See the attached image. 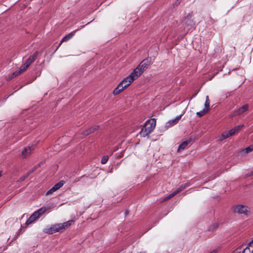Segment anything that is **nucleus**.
<instances>
[{
    "label": "nucleus",
    "instance_id": "f257e3e1",
    "mask_svg": "<svg viewBox=\"0 0 253 253\" xmlns=\"http://www.w3.org/2000/svg\"><path fill=\"white\" fill-rule=\"evenodd\" d=\"M74 222V220H70L63 223L55 224L49 228L44 229L43 232L48 234H52L57 232H62L63 230L70 227Z\"/></svg>",
    "mask_w": 253,
    "mask_h": 253
},
{
    "label": "nucleus",
    "instance_id": "f03ea898",
    "mask_svg": "<svg viewBox=\"0 0 253 253\" xmlns=\"http://www.w3.org/2000/svg\"><path fill=\"white\" fill-rule=\"evenodd\" d=\"M151 63V58L148 57L144 59L130 74L135 80L139 77Z\"/></svg>",
    "mask_w": 253,
    "mask_h": 253
},
{
    "label": "nucleus",
    "instance_id": "7ed1b4c3",
    "mask_svg": "<svg viewBox=\"0 0 253 253\" xmlns=\"http://www.w3.org/2000/svg\"><path fill=\"white\" fill-rule=\"evenodd\" d=\"M134 80L133 78L129 75L125 78L115 88L113 92V94L115 95L119 94L123 91L124 89L130 85Z\"/></svg>",
    "mask_w": 253,
    "mask_h": 253
},
{
    "label": "nucleus",
    "instance_id": "20e7f679",
    "mask_svg": "<svg viewBox=\"0 0 253 253\" xmlns=\"http://www.w3.org/2000/svg\"><path fill=\"white\" fill-rule=\"evenodd\" d=\"M156 124V120L155 119H151L148 120L144 126L142 128L141 133L143 136L148 135L154 129Z\"/></svg>",
    "mask_w": 253,
    "mask_h": 253
},
{
    "label": "nucleus",
    "instance_id": "39448f33",
    "mask_svg": "<svg viewBox=\"0 0 253 253\" xmlns=\"http://www.w3.org/2000/svg\"><path fill=\"white\" fill-rule=\"evenodd\" d=\"M233 211L238 214L248 215L250 212L249 207L243 205H238L233 207Z\"/></svg>",
    "mask_w": 253,
    "mask_h": 253
},
{
    "label": "nucleus",
    "instance_id": "423d86ee",
    "mask_svg": "<svg viewBox=\"0 0 253 253\" xmlns=\"http://www.w3.org/2000/svg\"><path fill=\"white\" fill-rule=\"evenodd\" d=\"M193 12L188 13L186 16L184 17L182 21V23L184 25L186 26L188 29H191L195 25V22L192 19Z\"/></svg>",
    "mask_w": 253,
    "mask_h": 253
},
{
    "label": "nucleus",
    "instance_id": "0eeeda50",
    "mask_svg": "<svg viewBox=\"0 0 253 253\" xmlns=\"http://www.w3.org/2000/svg\"><path fill=\"white\" fill-rule=\"evenodd\" d=\"M244 126V125H240L235 127L234 128L222 134V139H226L235 134L237 133L240 131L242 128Z\"/></svg>",
    "mask_w": 253,
    "mask_h": 253
},
{
    "label": "nucleus",
    "instance_id": "6e6552de",
    "mask_svg": "<svg viewBox=\"0 0 253 253\" xmlns=\"http://www.w3.org/2000/svg\"><path fill=\"white\" fill-rule=\"evenodd\" d=\"M38 55V51H36L34 54L29 56L25 64L29 67L36 59Z\"/></svg>",
    "mask_w": 253,
    "mask_h": 253
},
{
    "label": "nucleus",
    "instance_id": "1a4fd4ad",
    "mask_svg": "<svg viewBox=\"0 0 253 253\" xmlns=\"http://www.w3.org/2000/svg\"><path fill=\"white\" fill-rule=\"evenodd\" d=\"M192 138H190L186 141H183L178 147L177 152H180L186 148L187 146L192 141Z\"/></svg>",
    "mask_w": 253,
    "mask_h": 253
},
{
    "label": "nucleus",
    "instance_id": "9d476101",
    "mask_svg": "<svg viewBox=\"0 0 253 253\" xmlns=\"http://www.w3.org/2000/svg\"><path fill=\"white\" fill-rule=\"evenodd\" d=\"M98 128H99V126H98L91 127L89 128H88V129H87L86 130L82 132V134L85 136L91 134V133L94 132L95 131L98 130Z\"/></svg>",
    "mask_w": 253,
    "mask_h": 253
},
{
    "label": "nucleus",
    "instance_id": "9b49d317",
    "mask_svg": "<svg viewBox=\"0 0 253 253\" xmlns=\"http://www.w3.org/2000/svg\"><path fill=\"white\" fill-rule=\"evenodd\" d=\"M39 217L35 212L29 217L26 222V225H28L34 222Z\"/></svg>",
    "mask_w": 253,
    "mask_h": 253
},
{
    "label": "nucleus",
    "instance_id": "f8f14e48",
    "mask_svg": "<svg viewBox=\"0 0 253 253\" xmlns=\"http://www.w3.org/2000/svg\"><path fill=\"white\" fill-rule=\"evenodd\" d=\"M32 151V149L29 146H27L22 151V156L23 158H26L30 155Z\"/></svg>",
    "mask_w": 253,
    "mask_h": 253
},
{
    "label": "nucleus",
    "instance_id": "ddd939ff",
    "mask_svg": "<svg viewBox=\"0 0 253 253\" xmlns=\"http://www.w3.org/2000/svg\"><path fill=\"white\" fill-rule=\"evenodd\" d=\"M51 208V207H43L38 211H36L35 212L37 213L39 217L40 215H42L44 212H45L47 210Z\"/></svg>",
    "mask_w": 253,
    "mask_h": 253
},
{
    "label": "nucleus",
    "instance_id": "4468645a",
    "mask_svg": "<svg viewBox=\"0 0 253 253\" xmlns=\"http://www.w3.org/2000/svg\"><path fill=\"white\" fill-rule=\"evenodd\" d=\"M75 35V32H71L68 35H66L65 37L63 38L62 39L59 46L57 47V48L62 44L63 42H67L68 40H69L70 39H71L73 36Z\"/></svg>",
    "mask_w": 253,
    "mask_h": 253
},
{
    "label": "nucleus",
    "instance_id": "2eb2a0df",
    "mask_svg": "<svg viewBox=\"0 0 253 253\" xmlns=\"http://www.w3.org/2000/svg\"><path fill=\"white\" fill-rule=\"evenodd\" d=\"M181 117L182 115H180L177 116L175 119L169 121L168 124H169V126H173L178 122L179 120L181 119Z\"/></svg>",
    "mask_w": 253,
    "mask_h": 253
},
{
    "label": "nucleus",
    "instance_id": "dca6fc26",
    "mask_svg": "<svg viewBox=\"0 0 253 253\" xmlns=\"http://www.w3.org/2000/svg\"><path fill=\"white\" fill-rule=\"evenodd\" d=\"M249 108V106L248 105H245L243 106L241 108L239 109L237 111V115H240L246 112L248 110Z\"/></svg>",
    "mask_w": 253,
    "mask_h": 253
},
{
    "label": "nucleus",
    "instance_id": "f3484780",
    "mask_svg": "<svg viewBox=\"0 0 253 253\" xmlns=\"http://www.w3.org/2000/svg\"><path fill=\"white\" fill-rule=\"evenodd\" d=\"M253 151V144L247 147L242 151V154H246Z\"/></svg>",
    "mask_w": 253,
    "mask_h": 253
},
{
    "label": "nucleus",
    "instance_id": "a211bd4d",
    "mask_svg": "<svg viewBox=\"0 0 253 253\" xmlns=\"http://www.w3.org/2000/svg\"><path fill=\"white\" fill-rule=\"evenodd\" d=\"M64 183L65 182L63 180H61L55 184L53 187L55 188L56 190H57L64 185Z\"/></svg>",
    "mask_w": 253,
    "mask_h": 253
},
{
    "label": "nucleus",
    "instance_id": "6ab92c4d",
    "mask_svg": "<svg viewBox=\"0 0 253 253\" xmlns=\"http://www.w3.org/2000/svg\"><path fill=\"white\" fill-rule=\"evenodd\" d=\"M179 193L178 191H177L176 189L173 192H172L171 194H170L168 196L166 197L164 199V201H167L170 198H171L172 197H173V196H174L175 195H176V194H177L178 193Z\"/></svg>",
    "mask_w": 253,
    "mask_h": 253
},
{
    "label": "nucleus",
    "instance_id": "aec40b11",
    "mask_svg": "<svg viewBox=\"0 0 253 253\" xmlns=\"http://www.w3.org/2000/svg\"><path fill=\"white\" fill-rule=\"evenodd\" d=\"M190 184L188 183H186L184 184H182L180 185L178 188L176 189L177 191H178L179 193L184 190L185 188L188 187Z\"/></svg>",
    "mask_w": 253,
    "mask_h": 253
},
{
    "label": "nucleus",
    "instance_id": "412c9836",
    "mask_svg": "<svg viewBox=\"0 0 253 253\" xmlns=\"http://www.w3.org/2000/svg\"><path fill=\"white\" fill-rule=\"evenodd\" d=\"M240 253V252H237L236 253ZM242 253H253V249H252H252L251 248L247 247L243 250V251L242 252Z\"/></svg>",
    "mask_w": 253,
    "mask_h": 253
},
{
    "label": "nucleus",
    "instance_id": "4be33fe9",
    "mask_svg": "<svg viewBox=\"0 0 253 253\" xmlns=\"http://www.w3.org/2000/svg\"><path fill=\"white\" fill-rule=\"evenodd\" d=\"M208 111V110L207 109L204 108L202 111L197 112V115L199 117H201L206 114Z\"/></svg>",
    "mask_w": 253,
    "mask_h": 253
},
{
    "label": "nucleus",
    "instance_id": "5701e85b",
    "mask_svg": "<svg viewBox=\"0 0 253 253\" xmlns=\"http://www.w3.org/2000/svg\"><path fill=\"white\" fill-rule=\"evenodd\" d=\"M210 108V100L209 98V96H207L206 100L205 103V108L207 109L208 110Z\"/></svg>",
    "mask_w": 253,
    "mask_h": 253
},
{
    "label": "nucleus",
    "instance_id": "b1692460",
    "mask_svg": "<svg viewBox=\"0 0 253 253\" xmlns=\"http://www.w3.org/2000/svg\"><path fill=\"white\" fill-rule=\"evenodd\" d=\"M108 159V156H104L101 159V163L102 164H105L107 162Z\"/></svg>",
    "mask_w": 253,
    "mask_h": 253
},
{
    "label": "nucleus",
    "instance_id": "393cba45",
    "mask_svg": "<svg viewBox=\"0 0 253 253\" xmlns=\"http://www.w3.org/2000/svg\"><path fill=\"white\" fill-rule=\"evenodd\" d=\"M28 68V67L27 66V65H26L25 64H24L23 65L21 66L19 70L20 71V72L22 73V72L25 71Z\"/></svg>",
    "mask_w": 253,
    "mask_h": 253
},
{
    "label": "nucleus",
    "instance_id": "a878e982",
    "mask_svg": "<svg viewBox=\"0 0 253 253\" xmlns=\"http://www.w3.org/2000/svg\"><path fill=\"white\" fill-rule=\"evenodd\" d=\"M28 68V67L27 66V65H26L25 64H24L23 65L21 66L19 70L20 71V72L22 73V72L25 71Z\"/></svg>",
    "mask_w": 253,
    "mask_h": 253
},
{
    "label": "nucleus",
    "instance_id": "bb28decb",
    "mask_svg": "<svg viewBox=\"0 0 253 253\" xmlns=\"http://www.w3.org/2000/svg\"><path fill=\"white\" fill-rule=\"evenodd\" d=\"M28 173H26L23 176H21L18 180V181L19 182H21L23 181H24L26 178L28 177Z\"/></svg>",
    "mask_w": 253,
    "mask_h": 253
},
{
    "label": "nucleus",
    "instance_id": "cd10ccee",
    "mask_svg": "<svg viewBox=\"0 0 253 253\" xmlns=\"http://www.w3.org/2000/svg\"><path fill=\"white\" fill-rule=\"evenodd\" d=\"M44 163L43 162H41V163L38 164L37 165H36V166H35L32 169H33V170H34L35 171L37 169H39L40 167H41V166L43 165Z\"/></svg>",
    "mask_w": 253,
    "mask_h": 253
},
{
    "label": "nucleus",
    "instance_id": "c85d7f7f",
    "mask_svg": "<svg viewBox=\"0 0 253 253\" xmlns=\"http://www.w3.org/2000/svg\"><path fill=\"white\" fill-rule=\"evenodd\" d=\"M55 188L53 187L50 189H49L46 193V195H50L52 194L54 192L56 191Z\"/></svg>",
    "mask_w": 253,
    "mask_h": 253
},
{
    "label": "nucleus",
    "instance_id": "c756f323",
    "mask_svg": "<svg viewBox=\"0 0 253 253\" xmlns=\"http://www.w3.org/2000/svg\"><path fill=\"white\" fill-rule=\"evenodd\" d=\"M21 73L20 72V71L19 70H16L14 73H13L12 76L13 77H16L18 76V75L20 74Z\"/></svg>",
    "mask_w": 253,
    "mask_h": 253
},
{
    "label": "nucleus",
    "instance_id": "7c9ffc66",
    "mask_svg": "<svg viewBox=\"0 0 253 253\" xmlns=\"http://www.w3.org/2000/svg\"><path fill=\"white\" fill-rule=\"evenodd\" d=\"M248 247L251 248L252 249H253V240L249 244Z\"/></svg>",
    "mask_w": 253,
    "mask_h": 253
},
{
    "label": "nucleus",
    "instance_id": "2f4dec72",
    "mask_svg": "<svg viewBox=\"0 0 253 253\" xmlns=\"http://www.w3.org/2000/svg\"><path fill=\"white\" fill-rule=\"evenodd\" d=\"M34 171H35L34 170H33V169H32L31 170H30V171H29L28 172H27L26 173H28V176H29L32 173H33Z\"/></svg>",
    "mask_w": 253,
    "mask_h": 253
},
{
    "label": "nucleus",
    "instance_id": "473e14b6",
    "mask_svg": "<svg viewBox=\"0 0 253 253\" xmlns=\"http://www.w3.org/2000/svg\"><path fill=\"white\" fill-rule=\"evenodd\" d=\"M34 171H35L34 170H33V169H32L31 170H30V171H29L28 172H27L26 173H28V176H29L32 173H33Z\"/></svg>",
    "mask_w": 253,
    "mask_h": 253
},
{
    "label": "nucleus",
    "instance_id": "72a5a7b5",
    "mask_svg": "<svg viewBox=\"0 0 253 253\" xmlns=\"http://www.w3.org/2000/svg\"><path fill=\"white\" fill-rule=\"evenodd\" d=\"M182 0H177V1L175 2V4L177 5L178 4H179Z\"/></svg>",
    "mask_w": 253,
    "mask_h": 253
},
{
    "label": "nucleus",
    "instance_id": "f704fd0d",
    "mask_svg": "<svg viewBox=\"0 0 253 253\" xmlns=\"http://www.w3.org/2000/svg\"><path fill=\"white\" fill-rule=\"evenodd\" d=\"M128 211L127 210L126 211H125V214H126V215H127V214H128Z\"/></svg>",
    "mask_w": 253,
    "mask_h": 253
},
{
    "label": "nucleus",
    "instance_id": "c9c22d12",
    "mask_svg": "<svg viewBox=\"0 0 253 253\" xmlns=\"http://www.w3.org/2000/svg\"><path fill=\"white\" fill-rule=\"evenodd\" d=\"M2 171H0V177L1 176Z\"/></svg>",
    "mask_w": 253,
    "mask_h": 253
},
{
    "label": "nucleus",
    "instance_id": "e433bc0d",
    "mask_svg": "<svg viewBox=\"0 0 253 253\" xmlns=\"http://www.w3.org/2000/svg\"><path fill=\"white\" fill-rule=\"evenodd\" d=\"M252 174H253V172H252Z\"/></svg>",
    "mask_w": 253,
    "mask_h": 253
}]
</instances>
